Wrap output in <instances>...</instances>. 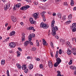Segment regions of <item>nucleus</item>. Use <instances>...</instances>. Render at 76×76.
<instances>
[{
  "label": "nucleus",
  "mask_w": 76,
  "mask_h": 76,
  "mask_svg": "<svg viewBox=\"0 0 76 76\" xmlns=\"http://www.w3.org/2000/svg\"><path fill=\"white\" fill-rule=\"evenodd\" d=\"M20 9L22 10H25L24 6H23L21 8H20Z\"/></svg>",
  "instance_id": "31"
},
{
  "label": "nucleus",
  "mask_w": 76,
  "mask_h": 76,
  "mask_svg": "<svg viewBox=\"0 0 76 76\" xmlns=\"http://www.w3.org/2000/svg\"><path fill=\"white\" fill-rule=\"evenodd\" d=\"M40 28H42L44 29H47L49 27V25L47 24H44V23L42 22L40 24Z\"/></svg>",
  "instance_id": "1"
},
{
  "label": "nucleus",
  "mask_w": 76,
  "mask_h": 76,
  "mask_svg": "<svg viewBox=\"0 0 76 76\" xmlns=\"http://www.w3.org/2000/svg\"><path fill=\"white\" fill-rule=\"evenodd\" d=\"M58 27L56 26H55L53 27L52 28V32L53 34V35L56 34V31H58Z\"/></svg>",
  "instance_id": "2"
},
{
  "label": "nucleus",
  "mask_w": 76,
  "mask_h": 76,
  "mask_svg": "<svg viewBox=\"0 0 76 76\" xmlns=\"http://www.w3.org/2000/svg\"><path fill=\"white\" fill-rule=\"evenodd\" d=\"M9 53H13V51L10 50L9 51Z\"/></svg>",
  "instance_id": "63"
},
{
  "label": "nucleus",
  "mask_w": 76,
  "mask_h": 76,
  "mask_svg": "<svg viewBox=\"0 0 76 76\" xmlns=\"http://www.w3.org/2000/svg\"><path fill=\"white\" fill-rule=\"evenodd\" d=\"M32 35L31 34H30L28 37V39L29 41H32Z\"/></svg>",
  "instance_id": "12"
},
{
  "label": "nucleus",
  "mask_w": 76,
  "mask_h": 76,
  "mask_svg": "<svg viewBox=\"0 0 76 76\" xmlns=\"http://www.w3.org/2000/svg\"><path fill=\"white\" fill-rule=\"evenodd\" d=\"M75 75H76V70H75L74 72Z\"/></svg>",
  "instance_id": "64"
},
{
  "label": "nucleus",
  "mask_w": 76,
  "mask_h": 76,
  "mask_svg": "<svg viewBox=\"0 0 76 76\" xmlns=\"http://www.w3.org/2000/svg\"><path fill=\"white\" fill-rule=\"evenodd\" d=\"M59 54H62V51L61 49H60L59 51Z\"/></svg>",
  "instance_id": "40"
},
{
  "label": "nucleus",
  "mask_w": 76,
  "mask_h": 76,
  "mask_svg": "<svg viewBox=\"0 0 76 76\" xmlns=\"http://www.w3.org/2000/svg\"><path fill=\"white\" fill-rule=\"evenodd\" d=\"M70 42H66V45H70Z\"/></svg>",
  "instance_id": "38"
},
{
  "label": "nucleus",
  "mask_w": 76,
  "mask_h": 76,
  "mask_svg": "<svg viewBox=\"0 0 76 76\" xmlns=\"http://www.w3.org/2000/svg\"><path fill=\"white\" fill-rule=\"evenodd\" d=\"M7 75L8 76H9V70H7Z\"/></svg>",
  "instance_id": "45"
},
{
  "label": "nucleus",
  "mask_w": 76,
  "mask_h": 76,
  "mask_svg": "<svg viewBox=\"0 0 76 76\" xmlns=\"http://www.w3.org/2000/svg\"><path fill=\"white\" fill-rule=\"evenodd\" d=\"M31 36H32V37H35V34H32Z\"/></svg>",
  "instance_id": "47"
},
{
  "label": "nucleus",
  "mask_w": 76,
  "mask_h": 76,
  "mask_svg": "<svg viewBox=\"0 0 76 76\" xmlns=\"http://www.w3.org/2000/svg\"><path fill=\"white\" fill-rule=\"evenodd\" d=\"M42 17L43 18H45V15L44 14H42Z\"/></svg>",
  "instance_id": "55"
},
{
  "label": "nucleus",
  "mask_w": 76,
  "mask_h": 76,
  "mask_svg": "<svg viewBox=\"0 0 76 76\" xmlns=\"http://www.w3.org/2000/svg\"><path fill=\"white\" fill-rule=\"evenodd\" d=\"M72 51L73 52H75V51H76V49H75V48H72Z\"/></svg>",
  "instance_id": "42"
},
{
  "label": "nucleus",
  "mask_w": 76,
  "mask_h": 76,
  "mask_svg": "<svg viewBox=\"0 0 76 76\" xmlns=\"http://www.w3.org/2000/svg\"><path fill=\"white\" fill-rule=\"evenodd\" d=\"M17 54V57H19V56L20 55V52H19V51H17L16 53Z\"/></svg>",
  "instance_id": "26"
},
{
  "label": "nucleus",
  "mask_w": 76,
  "mask_h": 76,
  "mask_svg": "<svg viewBox=\"0 0 76 76\" xmlns=\"http://www.w3.org/2000/svg\"><path fill=\"white\" fill-rule=\"evenodd\" d=\"M30 22L31 24H34V23H36V21L33 20L32 21Z\"/></svg>",
  "instance_id": "35"
},
{
  "label": "nucleus",
  "mask_w": 76,
  "mask_h": 76,
  "mask_svg": "<svg viewBox=\"0 0 76 76\" xmlns=\"http://www.w3.org/2000/svg\"><path fill=\"white\" fill-rule=\"evenodd\" d=\"M72 14H70L69 16H68V20H70V19H72Z\"/></svg>",
  "instance_id": "24"
},
{
  "label": "nucleus",
  "mask_w": 76,
  "mask_h": 76,
  "mask_svg": "<svg viewBox=\"0 0 76 76\" xmlns=\"http://www.w3.org/2000/svg\"><path fill=\"white\" fill-rule=\"evenodd\" d=\"M36 48H35V47H33L31 49V50H32V51H36Z\"/></svg>",
  "instance_id": "28"
},
{
  "label": "nucleus",
  "mask_w": 76,
  "mask_h": 76,
  "mask_svg": "<svg viewBox=\"0 0 76 76\" xmlns=\"http://www.w3.org/2000/svg\"><path fill=\"white\" fill-rule=\"evenodd\" d=\"M24 7L25 8V10H26L28 9V8H29V7H30V6H29V5H27L24 6Z\"/></svg>",
  "instance_id": "22"
},
{
  "label": "nucleus",
  "mask_w": 76,
  "mask_h": 76,
  "mask_svg": "<svg viewBox=\"0 0 76 76\" xmlns=\"http://www.w3.org/2000/svg\"><path fill=\"white\" fill-rule=\"evenodd\" d=\"M70 68H71V69H73V70H75V66H70Z\"/></svg>",
  "instance_id": "37"
},
{
  "label": "nucleus",
  "mask_w": 76,
  "mask_h": 76,
  "mask_svg": "<svg viewBox=\"0 0 76 76\" xmlns=\"http://www.w3.org/2000/svg\"><path fill=\"white\" fill-rule=\"evenodd\" d=\"M70 4L72 6H73L74 5V1H73V0H71Z\"/></svg>",
  "instance_id": "23"
},
{
  "label": "nucleus",
  "mask_w": 76,
  "mask_h": 76,
  "mask_svg": "<svg viewBox=\"0 0 76 76\" xmlns=\"http://www.w3.org/2000/svg\"><path fill=\"white\" fill-rule=\"evenodd\" d=\"M70 28L71 29H73V28H76V23H72V26H71Z\"/></svg>",
  "instance_id": "8"
},
{
  "label": "nucleus",
  "mask_w": 76,
  "mask_h": 76,
  "mask_svg": "<svg viewBox=\"0 0 76 76\" xmlns=\"http://www.w3.org/2000/svg\"><path fill=\"white\" fill-rule=\"evenodd\" d=\"M72 32H75L76 31V28H73V29L72 30Z\"/></svg>",
  "instance_id": "44"
},
{
  "label": "nucleus",
  "mask_w": 76,
  "mask_h": 76,
  "mask_svg": "<svg viewBox=\"0 0 76 76\" xmlns=\"http://www.w3.org/2000/svg\"><path fill=\"white\" fill-rule=\"evenodd\" d=\"M36 43H37V45L38 47H39V42L38 41V40H36Z\"/></svg>",
  "instance_id": "36"
},
{
  "label": "nucleus",
  "mask_w": 76,
  "mask_h": 76,
  "mask_svg": "<svg viewBox=\"0 0 76 76\" xmlns=\"http://www.w3.org/2000/svg\"><path fill=\"white\" fill-rule=\"evenodd\" d=\"M45 13H46V12L43 11V12L42 13H41V15H42V14H45Z\"/></svg>",
  "instance_id": "58"
},
{
  "label": "nucleus",
  "mask_w": 76,
  "mask_h": 76,
  "mask_svg": "<svg viewBox=\"0 0 76 76\" xmlns=\"http://www.w3.org/2000/svg\"><path fill=\"white\" fill-rule=\"evenodd\" d=\"M25 73H26L27 72H28V69H27L26 70H24V71Z\"/></svg>",
  "instance_id": "41"
},
{
  "label": "nucleus",
  "mask_w": 76,
  "mask_h": 76,
  "mask_svg": "<svg viewBox=\"0 0 76 76\" xmlns=\"http://www.w3.org/2000/svg\"><path fill=\"white\" fill-rule=\"evenodd\" d=\"M71 21L70 20H68L66 22V23L67 25L69 24V23H71Z\"/></svg>",
  "instance_id": "34"
},
{
  "label": "nucleus",
  "mask_w": 76,
  "mask_h": 76,
  "mask_svg": "<svg viewBox=\"0 0 76 76\" xmlns=\"http://www.w3.org/2000/svg\"><path fill=\"white\" fill-rule=\"evenodd\" d=\"M26 1L28 3H29V2H31V0H26Z\"/></svg>",
  "instance_id": "52"
},
{
  "label": "nucleus",
  "mask_w": 76,
  "mask_h": 76,
  "mask_svg": "<svg viewBox=\"0 0 76 76\" xmlns=\"http://www.w3.org/2000/svg\"><path fill=\"white\" fill-rule=\"evenodd\" d=\"M22 41H24L25 40V34L23 33L22 34Z\"/></svg>",
  "instance_id": "10"
},
{
  "label": "nucleus",
  "mask_w": 76,
  "mask_h": 76,
  "mask_svg": "<svg viewBox=\"0 0 76 76\" xmlns=\"http://www.w3.org/2000/svg\"><path fill=\"white\" fill-rule=\"evenodd\" d=\"M62 19H63V20H66V15H64L63 17V18H62Z\"/></svg>",
  "instance_id": "32"
},
{
  "label": "nucleus",
  "mask_w": 76,
  "mask_h": 76,
  "mask_svg": "<svg viewBox=\"0 0 76 76\" xmlns=\"http://www.w3.org/2000/svg\"><path fill=\"white\" fill-rule=\"evenodd\" d=\"M67 53L68 55H70L72 54V51L71 50L68 49L67 51Z\"/></svg>",
  "instance_id": "13"
},
{
  "label": "nucleus",
  "mask_w": 76,
  "mask_h": 76,
  "mask_svg": "<svg viewBox=\"0 0 76 76\" xmlns=\"http://www.w3.org/2000/svg\"><path fill=\"white\" fill-rule=\"evenodd\" d=\"M34 67V66L32 64H30L28 66V68L29 69H30L31 70V69H33V67Z\"/></svg>",
  "instance_id": "18"
},
{
  "label": "nucleus",
  "mask_w": 76,
  "mask_h": 76,
  "mask_svg": "<svg viewBox=\"0 0 76 76\" xmlns=\"http://www.w3.org/2000/svg\"><path fill=\"white\" fill-rule=\"evenodd\" d=\"M17 7H16V6H15L13 8V10H16Z\"/></svg>",
  "instance_id": "49"
},
{
  "label": "nucleus",
  "mask_w": 76,
  "mask_h": 76,
  "mask_svg": "<svg viewBox=\"0 0 76 76\" xmlns=\"http://www.w3.org/2000/svg\"><path fill=\"white\" fill-rule=\"evenodd\" d=\"M29 20L30 22H31V21H32V20H33V18H31L29 19Z\"/></svg>",
  "instance_id": "46"
},
{
  "label": "nucleus",
  "mask_w": 76,
  "mask_h": 76,
  "mask_svg": "<svg viewBox=\"0 0 76 76\" xmlns=\"http://www.w3.org/2000/svg\"><path fill=\"white\" fill-rule=\"evenodd\" d=\"M57 73H58V74L57 76H61V72L60 71H57Z\"/></svg>",
  "instance_id": "20"
},
{
  "label": "nucleus",
  "mask_w": 76,
  "mask_h": 76,
  "mask_svg": "<svg viewBox=\"0 0 76 76\" xmlns=\"http://www.w3.org/2000/svg\"><path fill=\"white\" fill-rule=\"evenodd\" d=\"M64 6H67L68 4L66 2H65L64 3Z\"/></svg>",
  "instance_id": "39"
},
{
  "label": "nucleus",
  "mask_w": 76,
  "mask_h": 76,
  "mask_svg": "<svg viewBox=\"0 0 76 76\" xmlns=\"http://www.w3.org/2000/svg\"><path fill=\"white\" fill-rule=\"evenodd\" d=\"M39 67L40 68H42V67H43V66H42V64H40L39 65Z\"/></svg>",
  "instance_id": "50"
},
{
  "label": "nucleus",
  "mask_w": 76,
  "mask_h": 76,
  "mask_svg": "<svg viewBox=\"0 0 76 76\" xmlns=\"http://www.w3.org/2000/svg\"><path fill=\"white\" fill-rule=\"evenodd\" d=\"M15 31H12L10 33V35L11 36H13V35L15 34Z\"/></svg>",
  "instance_id": "11"
},
{
  "label": "nucleus",
  "mask_w": 76,
  "mask_h": 76,
  "mask_svg": "<svg viewBox=\"0 0 76 76\" xmlns=\"http://www.w3.org/2000/svg\"><path fill=\"white\" fill-rule=\"evenodd\" d=\"M58 51H57L56 52V53L55 55V57H56V58H57V57H58Z\"/></svg>",
  "instance_id": "29"
},
{
  "label": "nucleus",
  "mask_w": 76,
  "mask_h": 76,
  "mask_svg": "<svg viewBox=\"0 0 76 76\" xmlns=\"http://www.w3.org/2000/svg\"><path fill=\"white\" fill-rule=\"evenodd\" d=\"M72 60H70V61L68 63L69 64V65H70V64H72Z\"/></svg>",
  "instance_id": "43"
},
{
  "label": "nucleus",
  "mask_w": 76,
  "mask_h": 76,
  "mask_svg": "<svg viewBox=\"0 0 76 76\" xmlns=\"http://www.w3.org/2000/svg\"><path fill=\"white\" fill-rule=\"evenodd\" d=\"M59 64H58V63L56 62L55 64H54V67H57L58 66Z\"/></svg>",
  "instance_id": "33"
},
{
  "label": "nucleus",
  "mask_w": 76,
  "mask_h": 76,
  "mask_svg": "<svg viewBox=\"0 0 76 76\" xmlns=\"http://www.w3.org/2000/svg\"><path fill=\"white\" fill-rule=\"evenodd\" d=\"M74 10H76V7H75L73 8Z\"/></svg>",
  "instance_id": "62"
},
{
  "label": "nucleus",
  "mask_w": 76,
  "mask_h": 76,
  "mask_svg": "<svg viewBox=\"0 0 76 76\" xmlns=\"http://www.w3.org/2000/svg\"><path fill=\"white\" fill-rule=\"evenodd\" d=\"M34 29V27L31 26L28 28L29 30H33Z\"/></svg>",
  "instance_id": "30"
},
{
  "label": "nucleus",
  "mask_w": 76,
  "mask_h": 76,
  "mask_svg": "<svg viewBox=\"0 0 76 76\" xmlns=\"http://www.w3.org/2000/svg\"><path fill=\"white\" fill-rule=\"evenodd\" d=\"M10 28H11V26L8 27L7 28V30H9V29Z\"/></svg>",
  "instance_id": "59"
},
{
  "label": "nucleus",
  "mask_w": 76,
  "mask_h": 76,
  "mask_svg": "<svg viewBox=\"0 0 76 76\" xmlns=\"http://www.w3.org/2000/svg\"><path fill=\"white\" fill-rule=\"evenodd\" d=\"M10 38V37H8L6 38V41H9V39Z\"/></svg>",
  "instance_id": "51"
},
{
  "label": "nucleus",
  "mask_w": 76,
  "mask_h": 76,
  "mask_svg": "<svg viewBox=\"0 0 76 76\" xmlns=\"http://www.w3.org/2000/svg\"><path fill=\"white\" fill-rule=\"evenodd\" d=\"M21 6V4L20 3L16 5V7L19 8Z\"/></svg>",
  "instance_id": "27"
},
{
  "label": "nucleus",
  "mask_w": 76,
  "mask_h": 76,
  "mask_svg": "<svg viewBox=\"0 0 76 76\" xmlns=\"http://www.w3.org/2000/svg\"><path fill=\"white\" fill-rule=\"evenodd\" d=\"M33 16H34V17L35 19H37V18H37V17L38 16V14H37V13L34 14L33 15Z\"/></svg>",
  "instance_id": "14"
},
{
  "label": "nucleus",
  "mask_w": 76,
  "mask_h": 76,
  "mask_svg": "<svg viewBox=\"0 0 76 76\" xmlns=\"http://www.w3.org/2000/svg\"><path fill=\"white\" fill-rule=\"evenodd\" d=\"M16 66L19 69H21V65H20L19 64H16Z\"/></svg>",
  "instance_id": "17"
},
{
  "label": "nucleus",
  "mask_w": 76,
  "mask_h": 76,
  "mask_svg": "<svg viewBox=\"0 0 76 76\" xmlns=\"http://www.w3.org/2000/svg\"><path fill=\"white\" fill-rule=\"evenodd\" d=\"M29 42L28 41L25 42L24 43V45L25 46H26H26H27V45L29 44Z\"/></svg>",
  "instance_id": "15"
},
{
  "label": "nucleus",
  "mask_w": 76,
  "mask_h": 76,
  "mask_svg": "<svg viewBox=\"0 0 76 76\" xmlns=\"http://www.w3.org/2000/svg\"><path fill=\"white\" fill-rule=\"evenodd\" d=\"M50 55H51V56L52 57H53V54L52 52L50 53Z\"/></svg>",
  "instance_id": "57"
},
{
  "label": "nucleus",
  "mask_w": 76,
  "mask_h": 76,
  "mask_svg": "<svg viewBox=\"0 0 76 76\" xmlns=\"http://www.w3.org/2000/svg\"><path fill=\"white\" fill-rule=\"evenodd\" d=\"M49 67L50 68H52L53 67V63L52 62L50 61H49L48 62Z\"/></svg>",
  "instance_id": "5"
},
{
  "label": "nucleus",
  "mask_w": 76,
  "mask_h": 76,
  "mask_svg": "<svg viewBox=\"0 0 76 76\" xmlns=\"http://www.w3.org/2000/svg\"><path fill=\"white\" fill-rule=\"evenodd\" d=\"M12 20L13 22H16L17 21V19H16V18L15 16H13L12 17Z\"/></svg>",
  "instance_id": "7"
},
{
  "label": "nucleus",
  "mask_w": 76,
  "mask_h": 76,
  "mask_svg": "<svg viewBox=\"0 0 76 76\" xmlns=\"http://www.w3.org/2000/svg\"><path fill=\"white\" fill-rule=\"evenodd\" d=\"M29 43H30V45H33V42H31V41H30Z\"/></svg>",
  "instance_id": "54"
},
{
  "label": "nucleus",
  "mask_w": 76,
  "mask_h": 76,
  "mask_svg": "<svg viewBox=\"0 0 76 76\" xmlns=\"http://www.w3.org/2000/svg\"><path fill=\"white\" fill-rule=\"evenodd\" d=\"M9 45L11 47L14 48L16 46V43L13 42H11L9 43Z\"/></svg>",
  "instance_id": "4"
},
{
  "label": "nucleus",
  "mask_w": 76,
  "mask_h": 76,
  "mask_svg": "<svg viewBox=\"0 0 76 76\" xmlns=\"http://www.w3.org/2000/svg\"><path fill=\"white\" fill-rule=\"evenodd\" d=\"M55 23V21L54 20H53L51 23V27H53L54 26V24Z\"/></svg>",
  "instance_id": "16"
},
{
  "label": "nucleus",
  "mask_w": 76,
  "mask_h": 76,
  "mask_svg": "<svg viewBox=\"0 0 76 76\" xmlns=\"http://www.w3.org/2000/svg\"><path fill=\"white\" fill-rule=\"evenodd\" d=\"M10 4L7 3L4 6V10H7L9 9V8L10 7Z\"/></svg>",
  "instance_id": "3"
},
{
  "label": "nucleus",
  "mask_w": 76,
  "mask_h": 76,
  "mask_svg": "<svg viewBox=\"0 0 76 76\" xmlns=\"http://www.w3.org/2000/svg\"><path fill=\"white\" fill-rule=\"evenodd\" d=\"M43 19L44 21L45 22L46 21V20H45V17H44V18H43Z\"/></svg>",
  "instance_id": "61"
},
{
  "label": "nucleus",
  "mask_w": 76,
  "mask_h": 76,
  "mask_svg": "<svg viewBox=\"0 0 76 76\" xmlns=\"http://www.w3.org/2000/svg\"><path fill=\"white\" fill-rule=\"evenodd\" d=\"M43 45H48L47 42H46V41H45V40L44 39H43Z\"/></svg>",
  "instance_id": "9"
},
{
  "label": "nucleus",
  "mask_w": 76,
  "mask_h": 76,
  "mask_svg": "<svg viewBox=\"0 0 76 76\" xmlns=\"http://www.w3.org/2000/svg\"><path fill=\"white\" fill-rule=\"evenodd\" d=\"M57 16H58V18L61 19V14H60L59 13H58Z\"/></svg>",
  "instance_id": "21"
},
{
  "label": "nucleus",
  "mask_w": 76,
  "mask_h": 76,
  "mask_svg": "<svg viewBox=\"0 0 76 76\" xmlns=\"http://www.w3.org/2000/svg\"><path fill=\"white\" fill-rule=\"evenodd\" d=\"M72 53H73V54H74V55H75V56H76V52H72Z\"/></svg>",
  "instance_id": "60"
},
{
  "label": "nucleus",
  "mask_w": 76,
  "mask_h": 76,
  "mask_svg": "<svg viewBox=\"0 0 76 76\" xmlns=\"http://www.w3.org/2000/svg\"><path fill=\"white\" fill-rule=\"evenodd\" d=\"M50 45L51 47H54V46L53 45V43L52 42H51Z\"/></svg>",
  "instance_id": "53"
},
{
  "label": "nucleus",
  "mask_w": 76,
  "mask_h": 76,
  "mask_svg": "<svg viewBox=\"0 0 76 76\" xmlns=\"http://www.w3.org/2000/svg\"><path fill=\"white\" fill-rule=\"evenodd\" d=\"M26 68V65H23L22 66V70H25Z\"/></svg>",
  "instance_id": "19"
},
{
  "label": "nucleus",
  "mask_w": 76,
  "mask_h": 76,
  "mask_svg": "<svg viewBox=\"0 0 76 76\" xmlns=\"http://www.w3.org/2000/svg\"><path fill=\"white\" fill-rule=\"evenodd\" d=\"M5 63V60H2L1 61V65H3Z\"/></svg>",
  "instance_id": "25"
},
{
  "label": "nucleus",
  "mask_w": 76,
  "mask_h": 76,
  "mask_svg": "<svg viewBox=\"0 0 76 76\" xmlns=\"http://www.w3.org/2000/svg\"><path fill=\"white\" fill-rule=\"evenodd\" d=\"M56 61H57L56 62L58 64H60L61 62V60L60 59V58H56Z\"/></svg>",
  "instance_id": "6"
},
{
  "label": "nucleus",
  "mask_w": 76,
  "mask_h": 76,
  "mask_svg": "<svg viewBox=\"0 0 76 76\" xmlns=\"http://www.w3.org/2000/svg\"><path fill=\"white\" fill-rule=\"evenodd\" d=\"M18 50H19V51H22V49H21V48H18Z\"/></svg>",
  "instance_id": "48"
},
{
  "label": "nucleus",
  "mask_w": 76,
  "mask_h": 76,
  "mask_svg": "<svg viewBox=\"0 0 76 76\" xmlns=\"http://www.w3.org/2000/svg\"><path fill=\"white\" fill-rule=\"evenodd\" d=\"M53 16H56V13L54 12L52 14Z\"/></svg>",
  "instance_id": "56"
}]
</instances>
